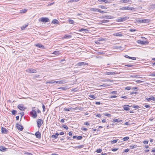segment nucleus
Wrapping results in <instances>:
<instances>
[{"label": "nucleus", "mask_w": 155, "mask_h": 155, "mask_svg": "<svg viewBox=\"0 0 155 155\" xmlns=\"http://www.w3.org/2000/svg\"><path fill=\"white\" fill-rule=\"evenodd\" d=\"M129 18V17L128 16L119 17L116 19V21L118 22H122L128 19Z\"/></svg>", "instance_id": "nucleus-1"}, {"label": "nucleus", "mask_w": 155, "mask_h": 155, "mask_svg": "<svg viewBox=\"0 0 155 155\" xmlns=\"http://www.w3.org/2000/svg\"><path fill=\"white\" fill-rule=\"evenodd\" d=\"M137 42L138 44L141 45H147L148 44V41H142L140 40H137Z\"/></svg>", "instance_id": "nucleus-2"}, {"label": "nucleus", "mask_w": 155, "mask_h": 155, "mask_svg": "<svg viewBox=\"0 0 155 155\" xmlns=\"http://www.w3.org/2000/svg\"><path fill=\"white\" fill-rule=\"evenodd\" d=\"M31 115L32 116V117L34 118H36L37 116V114L36 113V111L35 110H32L31 111Z\"/></svg>", "instance_id": "nucleus-3"}, {"label": "nucleus", "mask_w": 155, "mask_h": 155, "mask_svg": "<svg viewBox=\"0 0 155 155\" xmlns=\"http://www.w3.org/2000/svg\"><path fill=\"white\" fill-rule=\"evenodd\" d=\"M134 9V8L132 7H130L129 6L127 7H123L120 8V9L121 10H132Z\"/></svg>", "instance_id": "nucleus-4"}, {"label": "nucleus", "mask_w": 155, "mask_h": 155, "mask_svg": "<svg viewBox=\"0 0 155 155\" xmlns=\"http://www.w3.org/2000/svg\"><path fill=\"white\" fill-rule=\"evenodd\" d=\"M88 64L85 62H80L78 63L77 64H76V66L78 67L81 66L83 65H88Z\"/></svg>", "instance_id": "nucleus-5"}, {"label": "nucleus", "mask_w": 155, "mask_h": 155, "mask_svg": "<svg viewBox=\"0 0 155 155\" xmlns=\"http://www.w3.org/2000/svg\"><path fill=\"white\" fill-rule=\"evenodd\" d=\"M18 108L20 109L21 110H25V108L24 106V105L23 104H20L18 105Z\"/></svg>", "instance_id": "nucleus-6"}, {"label": "nucleus", "mask_w": 155, "mask_h": 155, "mask_svg": "<svg viewBox=\"0 0 155 155\" xmlns=\"http://www.w3.org/2000/svg\"><path fill=\"white\" fill-rule=\"evenodd\" d=\"M26 71L27 72L30 73H34L37 71L36 70L33 68H29L27 69Z\"/></svg>", "instance_id": "nucleus-7"}, {"label": "nucleus", "mask_w": 155, "mask_h": 155, "mask_svg": "<svg viewBox=\"0 0 155 155\" xmlns=\"http://www.w3.org/2000/svg\"><path fill=\"white\" fill-rule=\"evenodd\" d=\"M37 123L38 127L40 128L41 125L43 124L42 120L40 119H38L37 121Z\"/></svg>", "instance_id": "nucleus-8"}, {"label": "nucleus", "mask_w": 155, "mask_h": 155, "mask_svg": "<svg viewBox=\"0 0 155 155\" xmlns=\"http://www.w3.org/2000/svg\"><path fill=\"white\" fill-rule=\"evenodd\" d=\"M116 74V73L113 71L105 72L104 73L105 74L108 75H114Z\"/></svg>", "instance_id": "nucleus-9"}, {"label": "nucleus", "mask_w": 155, "mask_h": 155, "mask_svg": "<svg viewBox=\"0 0 155 155\" xmlns=\"http://www.w3.org/2000/svg\"><path fill=\"white\" fill-rule=\"evenodd\" d=\"M16 126L17 128L20 130H22L23 129V127L21 125H20L19 124L17 123L16 124Z\"/></svg>", "instance_id": "nucleus-10"}, {"label": "nucleus", "mask_w": 155, "mask_h": 155, "mask_svg": "<svg viewBox=\"0 0 155 155\" xmlns=\"http://www.w3.org/2000/svg\"><path fill=\"white\" fill-rule=\"evenodd\" d=\"M35 135L36 137L40 139L41 138V133L38 131L36 132Z\"/></svg>", "instance_id": "nucleus-11"}, {"label": "nucleus", "mask_w": 155, "mask_h": 155, "mask_svg": "<svg viewBox=\"0 0 155 155\" xmlns=\"http://www.w3.org/2000/svg\"><path fill=\"white\" fill-rule=\"evenodd\" d=\"M49 19L47 18H41V21L42 22H46L48 21Z\"/></svg>", "instance_id": "nucleus-12"}, {"label": "nucleus", "mask_w": 155, "mask_h": 155, "mask_svg": "<svg viewBox=\"0 0 155 155\" xmlns=\"http://www.w3.org/2000/svg\"><path fill=\"white\" fill-rule=\"evenodd\" d=\"M150 20L148 19H144L143 20H140L139 22L140 23H146L149 22Z\"/></svg>", "instance_id": "nucleus-13"}, {"label": "nucleus", "mask_w": 155, "mask_h": 155, "mask_svg": "<svg viewBox=\"0 0 155 155\" xmlns=\"http://www.w3.org/2000/svg\"><path fill=\"white\" fill-rule=\"evenodd\" d=\"M98 1L99 2H104L106 3H109L111 2L110 0H98Z\"/></svg>", "instance_id": "nucleus-14"}, {"label": "nucleus", "mask_w": 155, "mask_h": 155, "mask_svg": "<svg viewBox=\"0 0 155 155\" xmlns=\"http://www.w3.org/2000/svg\"><path fill=\"white\" fill-rule=\"evenodd\" d=\"M130 106L128 105H125L124 106L123 108L125 110H130L129 107Z\"/></svg>", "instance_id": "nucleus-15"}, {"label": "nucleus", "mask_w": 155, "mask_h": 155, "mask_svg": "<svg viewBox=\"0 0 155 155\" xmlns=\"http://www.w3.org/2000/svg\"><path fill=\"white\" fill-rule=\"evenodd\" d=\"M2 133L6 134L8 132V131L5 128L2 127Z\"/></svg>", "instance_id": "nucleus-16"}, {"label": "nucleus", "mask_w": 155, "mask_h": 155, "mask_svg": "<svg viewBox=\"0 0 155 155\" xmlns=\"http://www.w3.org/2000/svg\"><path fill=\"white\" fill-rule=\"evenodd\" d=\"M114 36H116L121 37L123 36L121 34V33L120 32L115 33H114Z\"/></svg>", "instance_id": "nucleus-17"}, {"label": "nucleus", "mask_w": 155, "mask_h": 155, "mask_svg": "<svg viewBox=\"0 0 155 155\" xmlns=\"http://www.w3.org/2000/svg\"><path fill=\"white\" fill-rule=\"evenodd\" d=\"M7 148L3 146H0V151H5L6 150Z\"/></svg>", "instance_id": "nucleus-18"}, {"label": "nucleus", "mask_w": 155, "mask_h": 155, "mask_svg": "<svg viewBox=\"0 0 155 155\" xmlns=\"http://www.w3.org/2000/svg\"><path fill=\"white\" fill-rule=\"evenodd\" d=\"M146 99L148 101H150V100L155 101V97H153V96H152L149 98H147Z\"/></svg>", "instance_id": "nucleus-19"}, {"label": "nucleus", "mask_w": 155, "mask_h": 155, "mask_svg": "<svg viewBox=\"0 0 155 155\" xmlns=\"http://www.w3.org/2000/svg\"><path fill=\"white\" fill-rule=\"evenodd\" d=\"M35 45L36 47L40 48H45L44 46L43 45H42L40 44H37Z\"/></svg>", "instance_id": "nucleus-20"}, {"label": "nucleus", "mask_w": 155, "mask_h": 155, "mask_svg": "<svg viewBox=\"0 0 155 155\" xmlns=\"http://www.w3.org/2000/svg\"><path fill=\"white\" fill-rule=\"evenodd\" d=\"M79 31H84L85 32H87L89 31V30L86 29H84L83 28H81L79 30Z\"/></svg>", "instance_id": "nucleus-21"}, {"label": "nucleus", "mask_w": 155, "mask_h": 155, "mask_svg": "<svg viewBox=\"0 0 155 155\" xmlns=\"http://www.w3.org/2000/svg\"><path fill=\"white\" fill-rule=\"evenodd\" d=\"M72 37V36L70 35H65L64 37L63 38H71Z\"/></svg>", "instance_id": "nucleus-22"}, {"label": "nucleus", "mask_w": 155, "mask_h": 155, "mask_svg": "<svg viewBox=\"0 0 155 155\" xmlns=\"http://www.w3.org/2000/svg\"><path fill=\"white\" fill-rule=\"evenodd\" d=\"M52 54L56 55H58L59 54H61V53L59 51H54Z\"/></svg>", "instance_id": "nucleus-23"}, {"label": "nucleus", "mask_w": 155, "mask_h": 155, "mask_svg": "<svg viewBox=\"0 0 155 155\" xmlns=\"http://www.w3.org/2000/svg\"><path fill=\"white\" fill-rule=\"evenodd\" d=\"M99 10V9L97 8H92L91 9V11L96 12H98V10Z\"/></svg>", "instance_id": "nucleus-24"}, {"label": "nucleus", "mask_w": 155, "mask_h": 155, "mask_svg": "<svg viewBox=\"0 0 155 155\" xmlns=\"http://www.w3.org/2000/svg\"><path fill=\"white\" fill-rule=\"evenodd\" d=\"M52 23L54 24H58L59 21L56 19H54L52 21Z\"/></svg>", "instance_id": "nucleus-25"}, {"label": "nucleus", "mask_w": 155, "mask_h": 155, "mask_svg": "<svg viewBox=\"0 0 155 155\" xmlns=\"http://www.w3.org/2000/svg\"><path fill=\"white\" fill-rule=\"evenodd\" d=\"M65 82L63 81H56V83H58L60 84L65 83Z\"/></svg>", "instance_id": "nucleus-26"}, {"label": "nucleus", "mask_w": 155, "mask_h": 155, "mask_svg": "<svg viewBox=\"0 0 155 155\" xmlns=\"http://www.w3.org/2000/svg\"><path fill=\"white\" fill-rule=\"evenodd\" d=\"M56 81H54L53 80L48 81L47 83H51V84H54L56 83Z\"/></svg>", "instance_id": "nucleus-27"}, {"label": "nucleus", "mask_w": 155, "mask_h": 155, "mask_svg": "<svg viewBox=\"0 0 155 155\" xmlns=\"http://www.w3.org/2000/svg\"><path fill=\"white\" fill-rule=\"evenodd\" d=\"M98 7L102 9H106L107 8L106 7L103 5H99Z\"/></svg>", "instance_id": "nucleus-28"}, {"label": "nucleus", "mask_w": 155, "mask_h": 155, "mask_svg": "<svg viewBox=\"0 0 155 155\" xmlns=\"http://www.w3.org/2000/svg\"><path fill=\"white\" fill-rule=\"evenodd\" d=\"M130 149H133L134 148L136 147L137 146L135 145H131L129 146Z\"/></svg>", "instance_id": "nucleus-29"}, {"label": "nucleus", "mask_w": 155, "mask_h": 155, "mask_svg": "<svg viewBox=\"0 0 155 155\" xmlns=\"http://www.w3.org/2000/svg\"><path fill=\"white\" fill-rule=\"evenodd\" d=\"M84 145H79L77 146H76L75 147V148H78L79 149H81L83 148L84 147Z\"/></svg>", "instance_id": "nucleus-30"}, {"label": "nucleus", "mask_w": 155, "mask_h": 155, "mask_svg": "<svg viewBox=\"0 0 155 155\" xmlns=\"http://www.w3.org/2000/svg\"><path fill=\"white\" fill-rule=\"evenodd\" d=\"M89 97L91 98L95 99L96 98V97L94 95H89Z\"/></svg>", "instance_id": "nucleus-31"}, {"label": "nucleus", "mask_w": 155, "mask_h": 155, "mask_svg": "<svg viewBox=\"0 0 155 155\" xmlns=\"http://www.w3.org/2000/svg\"><path fill=\"white\" fill-rule=\"evenodd\" d=\"M121 120H119L118 119H113V122H120Z\"/></svg>", "instance_id": "nucleus-32"}, {"label": "nucleus", "mask_w": 155, "mask_h": 155, "mask_svg": "<svg viewBox=\"0 0 155 155\" xmlns=\"http://www.w3.org/2000/svg\"><path fill=\"white\" fill-rule=\"evenodd\" d=\"M28 25H23L22 27L21 28V29L23 30H24L26 27L28 26Z\"/></svg>", "instance_id": "nucleus-33"}, {"label": "nucleus", "mask_w": 155, "mask_h": 155, "mask_svg": "<svg viewBox=\"0 0 155 155\" xmlns=\"http://www.w3.org/2000/svg\"><path fill=\"white\" fill-rule=\"evenodd\" d=\"M129 139V137H124L123 138V140L124 141H126L127 140Z\"/></svg>", "instance_id": "nucleus-34"}, {"label": "nucleus", "mask_w": 155, "mask_h": 155, "mask_svg": "<svg viewBox=\"0 0 155 155\" xmlns=\"http://www.w3.org/2000/svg\"><path fill=\"white\" fill-rule=\"evenodd\" d=\"M117 140H113V141H112L111 142V143L112 144H113L114 143H117Z\"/></svg>", "instance_id": "nucleus-35"}, {"label": "nucleus", "mask_w": 155, "mask_h": 155, "mask_svg": "<svg viewBox=\"0 0 155 155\" xmlns=\"http://www.w3.org/2000/svg\"><path fill=\"white\" fill-rule=\"evenodd\" d=\"M69 22L71 24H73L74 23V21L72 20H69Z\"/></svg>", "instance_id": "nucleus-36"}, {"label": "nucleus", "mask_w": 155, "mask_h": 155, "mask_svg": "<svg viewBox=\"0 0 155 155\" xmlns=\"http://www.w3.org/2000/svg\"><path fill=\"white\" fill-rule=\"evenodd\" d=\"M109 85H106V84H103V85H100V86L101 87H105L108 86Z\"/></svg>", "instance_id": "nucleus-37"}, {"label": "nucleus", "mask_w": 155, "mask_h": 155, "mask_svg": "<svg viewBox=\"0 0 155 155\" xmlns=\"http://www.w3.org/2000/svg\"><path fill=\"white\" fill-rule=\"evenodd\" d=\"M102 150L100 149H97L96 152L98 153H100L102 151Z\"/></svg>", "instance_id": "nucleus-38"}, {"label": "nucleus", "mask_w": 155, "mask_h": 155, "mask_svg": "<svg viewBox=\"0 0 155 155\" xmlns=\"http://www.w3.org/2000/svg\"><path fill=\"white\" fill-rule=\"evenodd\" d=\"M51 137L52 138L55 139H56L58 137V136L55 135H52L51 136Z\"/></svg>", "instance_id": "nucleus-39"}, {"label": "nucleus", "mask_w": 155, "mask_h": 155, "mask_svg": "<svg viewBox=\"0 0 155 155\" xmlns=\"http://www.w3.org/2000/svg\"><path fill=\"white\" fill-rule=\"evenodd\" d=\"M17 112L16 110H13L12 111V114L15 115V114L17 113Z\"/></svg>", "instance_id": "nucleus-40"}, {"label": "nucleus", "mask_w": 155, "mask_h": 155, "mask_svg": "<svg viewBox=\"0 0 155 155\" xmlns=\"http://www.w3.org/2000/svg\"><path fill=\"white\" fill-rule=\"evenodd\" d=\"M62 127L66 130L68 129V128L66 125H63L62 126Z\"/></svg>", "instance_id": "nucleus-41"}, {"label": "nucleus", "mask_w": 155, "mask_h": 155, "mask_svg": "<svg viewBox=\"0 0 155 155\" xmlns=\"http://www.w3.org/2000/svg\"><path fill=\"white\" fill-rule=\"evenodd\" d=\"M82 138V137L81 136H79L77 137V140H80Z\"/></svg>", "instance_id": "nucleus-42"}, {"label": "nucleus", "mask_w": 155, "mask_h": 155, "mask_svg": "<svg viewBox=\"0 0 155 155\" xmlns=\"http://www.w3.org/2000/svg\"><path fill=\"white\" fill-rule=\"evenodd\" d=\"M98 11L99 12L103 14V13H105V12L104 11H102L100 9H99V10H98Z\"/></svg>", "instance_id": "nucleus-43"}, {"label": "nucleus", "mask_w": 155, "mask_h": 155, "mask_svg": "<svg viewBox=\"0 0 155 155\" xmlns=\"http://www.w3.org/2000/svg\"><path fill=\"white\" fill-rule=\"evenodd\" d=\"M58 89H60L62 90H65L66 89V87H59L58 88Z\"/></svg>", "instance_id": "nucleus-44"}, {"label": "nucleus", "mask_w": 155, "mask_h": 155, "mask_svg": "<svg viewBox=\"0 0 155 155\" xmlns=\"http://www.w3.org/2000/svg\"><path fill=\"white\" fill-rule=\"evenodd\" d=\"M125 66L129 67H131L133 66V65L131 64H128L127 65H125Z\"/></svg>", "instance_id": "nucleus-45"}, {"label": "nucleus", "mask_w": 155, "mask_h": 155, "mask_svg": "<svg viewBox=\"0 0 155 155\" xmlns=\"http://www.w3.org/2000/svg\"><path fill=\"white\" fill-rule=\"evenodd\" d=\"M104 115L106 116L109 117H110L111 116V115L110 114H107V113H105V114H104Z\"/></svg>", "instance_id": "nucleus-46"}, {"label": "nucleus", "mask_w": 155, "mask_h": 155, "mask_svg": "<svg viewBox=\"0 0 155 155\" xmlns=\"http://www.w3.org/2000/svg\"><path fill=\"white\" fill-rule=\"evenodd\" d=\"M42 108L43 109V111L44 112L45 111V106L43 104H42Z\"/></svg>", "instance_id": "nucleus-47"}, {"label": "nucleus", "mask_w": 155, "mask_h": 155, "mask_svg": "<svg viewBox=\"0 0 155 155\" xmlns=\"http://www.w3.org/2000/svg\"><path fill=\"white\" fill-rule=\"evenodd\" d=\"M96 116L98 117H101V115L100 114H97L96 115Z\"/></svg>", "instance_id": "nucleus-48"}, {"label": "nucleus", "mask_w": 155, "mask_h": 155, "mask_svg": "<svg viewBox=\"0 0 155 155\" xmlns=\"http://www.w3.org/2000/svg\"><path fill=\"white\" fill-rule=\"evenodd\" d=\"M143 143L145 144H148V142L147 140H144L143 142Z\"/></svg>", "instance_id": "nucleus-49"}, {"label": "nucleus", "mask_w": 155, "mask_h": 155, "mask_svg": "<svg viewBox=\"0 0 155 155\" xmlns=\"http://www.w3.org/2000/svg\"><path fill=\"white\" fill-rule=\"evenodd\" d=\"M130 59H131L133 60H136V58L135 57H130Z\"/></svg>", "instance_id": "nucleus-50"}, {"label": "nucleus", "mask_w": 155, "mask_h": 155, "mask_svg": "<svg viewBox=\"0 0 155 155\" xmlns=\"http://www.w3.org/2000/svg\"><path fill=\"white\" fill-rule=\"evenodd\" d=\"M71 109L70 108H64V110L66 111H69Z\"/></svg>", "instance_id": "nucleus-51"}, {"label": "nucleus", "mask_w": 155, "mask_h": 155, "mask_svg": "<svg viewBox=\"0 0 155 155\" xmlns=\"http://www.w3.org/2000/svg\"><path fill=\"white\" fill-rule=\"evenodd\" d=\"M133 107H134V108H137V109H138L139 108V107L138 106H137V105H136V106H134Z\"/></svg>", "instance_id": "nucleus-52"}, {"label": "nucleus", "mask_w": 155, "mask_h": 155, "mask_svg": "<svg viewBox=\"0 0 155 155\" xmlns=\"http://www.w3.org/2000/svg\"><path fill=\"white\" fill-rule=\"evenodd\" d=\"M110 81V79H105V80H103L102 81Z\"/></svg>", "instance_id": "nucleus-53"}, {"label": "nucleus", "mask_w": 155, "mask_h": 155, "mask_svg": "<svg viewBox=\"0 0 155 155\" xmlns=\"http://www.w3.org/2000/svg\"><path fill=\"white\" fill-rule=\"evenodd\" d=\"M118 150V148H114L112 149V151H116Z\"/></svg>", "instance_id": "nucleus-54"}, {"label": "nucleus", "mask_w": 155, "mask_h": 155, "mask_svg": "<svg viewBox=\"0 0 155 155\" xmlns=\"http://www.w3.org/2000/svg\"><path fill=\"white\" fill-rule=\"evenodd\" d=\"M131 89L130 87H127L125 88V89L127 90H129Z\"/></svg>", "instance_id": "nucleus-55"}, {"label": "nucleus", "mask_w": 155, "mask_h": 155, "mask_svg": "<svg viewBox=\"0 0 155 155\" xmlns=\"http://www.w3.org/2000/svg\"><path fill=\"white\" fill-rule=\"evenodd\" d=\"M81 130H83L86 131L87 130V129L86 128L83 127L81 128Z\"/></svg>", "instance_id": "nucleus-56"}, {"label": "nucleus", "mask_w": 155, "mask_h": 155, "mask_svg": "<svg viewBox=\"0 0 155 155\" xmlns=\"http://www.w3.org/2000/svg\"><path fill=\"white\" fill-rule=\"evenodd\" d=\"M130 31L131 32H133V31H136V30L135 29H130Z\"/></svg>", "instance_id": "nucleus-57"}, {"label": "nucleus", "mask_w": 155, "mask_h": 155, "mask_svg": "<svg viewBox=\"0 0 155 155\" xmlns=\"http://www.w3.org/2000/svg\"><path fill=\"white\" fill-rule=\"evenodd\" d=\"M150 76H155V73L151 74Z\"/></svg>", "instance_id": "nucleus-58"}, {"label": "nucleus", "mask_w": 155, "mask_h": 155, "mask_svg": "<svg viewBox=\"0 0 155 155\" xmlns=\"http://www.w3.org/2000/svg\"><path fill=\"white\" fill-rule=\"evenodd\" d=\"M121 98H124V99H127V97L126 96H122L121 97Z\"/></svg>", "instance_id": "nucleus-59"}, {"label": "nucleus", "mask_w": 155, "mask_h": 155, "mask_svg": "<svg viewBox=\"0 0 155 155\" xmlns=\"http://www.w3.org/2000/svg\"><path fill=\"white\" fill-rule=\"evenodd\" d=\"M144 107L147 108H148L150 107V106L148 105H145Z\"/></svg>", "instance_id": "nucleus-60"}, {"label": "nucleus", "mask_w": 155, "mask_h": 155, "mask_svg": "<svg viewBox=\"0 0 155 155\" xmlns=\"http://www.w3.org/2000/svg\"><path fill=\"white\" fill-rule=\"evenodd\" d=\"M116 97H117L116 96L114 95V96H111L110 97V98H116Z\"/></svg>", "instance_id": "nucleus-61"}, {"label": "nucleus", "mask_w": 155, "mask_h": 155, "mask_svg": "<svg viewBox=\"0 0 155 155\" xmlns=\"http://www.w3.org/2000/svg\"><path fill=\"white\" fill-rule=\"evenodd\" d=\"M95 104H96L99 105V104H101V103L100 102H95Z\"/></svg>", "instance_id": "nucleus-62"}, {"label": "nucleus", "mask_w": 155, "mask_h": 155, "mask_svg": "<svg viewBox=\"0 0 155 155\" xmlns=\"http://www.w3.org/2000/svg\"><path fill=\"white\" fill-rule=\"evenodd\" d=\"M68 135L70 136H71L72 135V133L71 132H69L68 133Z\"/></svg>", "instance_id": "nucleus-63"}, {"label": "nucleus", "mask_w": 155, "mask_h": 155, "mask_svg": "<svg viewBox=\"0 0 155 155\" xmlns=\"http://www.w3.org/2000/svg\"><path fill=\"white\" fill-rule=\"evenodd\" d=\"M26 154H27V155H33L31 153H26Z\"/></svg>", "instance_id": "nucleus-64"}]
</instances>
